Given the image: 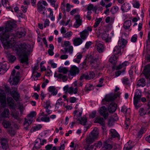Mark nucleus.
Returning a JSON list of instances; mask_svg holds the SVG:
<instances>
[{
    "mask_svg": "<svg viewBox=\"0 0 150 150\" xmlns=\"http://www.w3.org/2000/svg\"><path fill=\"white\" fill-rule=\"evenodd\" d=\"M92 30V27L88 26L82 31L80 32L79 35L80 37L83 40H85L89 35V32H91Z\"/></svg>",
    "mask_w": 150,
    "mask_h": 150,
    "instance_id": "obj_5",
    "label": "nucleus"
},
{
    "mask_svg": "<svg viewBox=\"0 0 150 150\" xmlns=\"http://www.w3.org/2000/svg\"><path fill=\"white\" fill-rule=\"evenodd\" d=\"M110 134L112 139L116 137L119 138L120 137L119 135L114 129H111L110 130Z\"/></svg>",
    "mask_w": 150,
    "mask_h": 150,
    "instance_id": "obj_27",
    "label": "nucleus"
},
{
    "mask_svg": "<svg viewBox=\"0 0 150 150\" xmlns=\"http://www.w3.org/2000/svg\"><path fill=\"white\" fill-rule=\"evenodd\" d=\"M33 120L27 117L25 118L24 126L26 130L28 129V127L32 122Z\"/></svg>",
    "mask_w": 150,
    "mask_h": 150,
    "instance_id": "obj_23",
    "label": "nucleus"
},
{
    "mask_svg": "<svg viewBox=\"0 0 150 150\" xmlns=\"http://www.w3.org/2000/svg\"><path fill=\"white\" fill-rule=\"evenodd\" d=\"M87 9L88 11V13H91V12L90 11L91 10L93 11H96V7L94 6L92 4H90L88 5L87 7Z\"/></svg>",
    "mask_w": 150,
    "mask_h": 150,
    "instance_id": "obj_36",
    "label": "nucleus"
},
{
    "mask_svg": "<svg viewBox=\"0 0 150 150\" xmlns=\"http://www.w3.org/2000/svg\"><path fill=\"white\" fill-rule=\"evenodd\" d=\"M48 90L49 92L52 93L53 95H56L57 93V90L54 86H50Z\"/></svg>",
    "mask_w": 150,
    "mask_h": 150,
    "instance_id": "obj_32",
    "label": "nucleus"
},
{
    "mask_svg": "<svg viewBox=\"0 0 150 150\" xmlns=\"http://www.w3.org/2000/svg\"><path fill=\"white\" fill-rule=\"evenodd\" d=\"M61 46L64 49L65 52H67L71 55L73 53V47L71 45L70 42L68 41H65L61 44Z\"/></svg>",
    "mask_w": 150,
    "mask_h": 150,
    "instance_id": "obj_4",
    "label": "nucleus"
},
{
    "mask_svg": "<svg viewBox=\"0 0 150 150\" xmlns=\"http://www.w3.org/2000/svg\"><path fill=\"white\" fill-rule=\"evenodd\" d=\"M127 43V40L124 39H121L119 40L118 41V46L120 48H123L126 46Z\"/></svg>",
    "mask_w": 150,
    "mask_h": 150,
    "instance_id": "obj_22",
    "label": "nucleus"
},
{
    "mask_svg": "<svg viewBox=\"0 0 150 150\" xmlns=\"http://www.w3.org/2000/svg\"><path fill=\"white\" fill-rule=\"evenodd\" d=\"M98 131L93 129L87 137L86 139V143L88 144H92L98 137Z\"/></svg>",
    "mask_w": 150,
    "mask_h": 150,
    "instance_id": "obj_3",
    "label": "nucleus"
},
{
    "mask_svg": "<svg viewBox=\"0 0 150 150\" xmlns=\"http://www.w3.org/2000/svg\"><path fill=\"white\" fill-rule=\"evenodd\" d=\"M94 76L95 74L92 71L90 72L88 74H83L82 75L80 78V79L81 80H83L84 79H90L94 78Z\"/></svg>",
    "mask_w": 150,
    "mask_h": 150,
    "instance_id": "obj_14",
    "label": "nucleus"
},
{
    "mask_svg": "<svg viewBox=\"0 0 150 150\" xmlns=\"http://www.w3.org/2000/svg\"><path fill=\"white\" fill-rule=\"evenodd\" d=\"M73 7V5H71L69 3L67 4L65 6L66 11L69 12L70 11L71 9Z\"/></svg>",
    "mask_w": 150,
    "mask_h": 150,
    "instance_id": "obj_55",
    "label": "nucleus"
},
{
    "mask_svg": "<svg viewBox=\"0 0 150 150\" xmlns=\"http://www.w3.org/2000/svg\"><path fill=\"white\" fill-rule=\"evenodd\" d=\"M12 116L15 119L18 120L19 119V113L18 112H15L13 113L12 114Z\"/></svg>",
    "mask_w": 150,
    "mask_h": 150,
    "instance_id": "obj_61",
    "label": "nucleus"
},
{
    "mask_svg": "<svg viewBox=\"0 0 150 150\" xmlns=\"http://www.w3.org/2000/svg\"><path fill=\"white\" fill-rule=\"evenodd\" d=\"M10 112L8 108H5L0 114V118H8L9 117Z\"/></svg>",
    "mask_w": 150,
    "mask_h": 150,
    "instance_id": "obj_17",
    "label": "nucleus"
},
{
    "mask_svg": "<svg viewBox=\"0 0 150 150\" xmlns=\"http://www.w3.org/2000/svg\"><path fill=\"white\" fill-rule=\"evenodd\" d=\"M38 12L41 14L47 15L46 8L42 5L38 6Z\"/></svg>",
    "mask_w": 150,
    "mask_h": 150,
    "instance_id": "obj_28",
    "label": "nucleus"
},
{
    "mask_svg": "<svg viewBox=\"0 0 150 150\" xmlns=\"http://www.w3.org/2000/svg\"><path fill=\"white\" fill-rule=\"evenodd\" d=\"M58 71L59 72L66 74L67 73L68 71L67 68L62 67H60L58 69Z\"/></svg>",
    "mask_w": 150,
    "mask_h": 150,
    "instance_id": "obj_44",
    "label": "nucleus"
},
{
    "mask_svg": "<svg viewBox=\"0 0 150 150\" xmlns=\"http://www.w3.org/2000/svg\"><path fill=\"white\" fill-rule=\"evenodd\" d=\"M73 34V33L71 31H69L65 33L64 36V37L67 38L68 39H69Z\"/></svg>",
    "mask_w": 150,
    "mask_h": 150,
    "instance_id": "obj_46",
    "label": "nucleus"
},
{
    "mask_svg": "<svg viewBox=\"0 0 150 150\" xmlns=\"http://www.w3.org/2000/svg\"><path fill=\"white\" fill-rule=\"evenodd\" d=\"M76 21L74 24V26L75 28H78L81 25L82 23V21L80 19V15H77L75 16Z\"/></svg>",
    "mask_w": 150,
    "mask_h": 150,
    "instance_id": "obj_15",
    "label": "nucleus"
},
{
    "mask_svg": "<svg viewBox=\"0 0 150 150\" xmlns=\"http://www.w3.org/2000/svg\"><path fill=\"white\" fill-rule=\"evenodd\" d=\"M7 59L9 62L12 63L14 62L16 59V57H7Z\"/></svg>",
    "mask_w": 150,
    "mask_h": 150,
    "instance_id": "obj_60",
    "label": "nucleus"
},
{
    "mask_svg": "<svg viewBox=\"0 0 150 150\" xmlns=\"http://www.w3.org/2000/svg\"><path fill=\"white\" fill-rule=\"evenodd\" d=\"M129 63L128 61H125L122 64L119 65L117 67V69H119L123 67H124L126 66L129 65Z\"/></svg>",
    "mask_w": 150,
    "mask_h": 150,
    "instance_id": "obj_43",
    "label": "nucleus"
},
{
    "mask_svg": "<svg viewBox=\"0 0 150 150\" xmlns=\"http://www.w3.org/2000/svg\"><path fill=\"white\" fill-rule=\"evenodd\" d=\"M16 71L15 69H13L11 72V75L9 79L10 84L11 85H16L18 83V76H15Z\"/></svg>",
    "mask_w": 150,
    "mask_h": 150,
    "instance_id": "obj_6",
    "label": "nucleus"
},
{
    "mask_svg": "<svg viewBox=\"0 0 150 150\" xmlns=\"http://www.w3.org/2000/svg\"><path fill=\"white\" fill-rule=\"evenodd\" d=\"M104 81V79L103 78H100L99 81V83L96 86L97 87H101L103 85L102 83H103Z\"/></svg>",
    "mask_w": 150,
    "mask_h": 150,
    "instance_id": "obj_57",
    "label": "nucleus"
},
{
    "mask_svg": "<svg viewBox=\"0 0 150 150\" xmlns=\"http://www.w3.org/2000/svg\"><path fill=\"white\" fill-rule=\"evenodd\" d=\"M103 148L106 150H110L112 149V146L111 145L106 143L105 144L104 147Z\"/></svg>",
    "mask_w": 150,
    "mask_h": 150,
    "instance_id": "obj_52",
    "label": "nucleus"
},
{
    "mask_svg": "<svg viewBox=\"0 0 150 150\" xmlns=\"http://www.w3.org/2000/svg\"><path fill=\"white\" fill-rule=\"evenodd\" d=\"M4 89L6 93H10V92L11 91L8 85H6L4 86Z\"/></svg>",
    "mask_w": 150,
    "mask_h": 150,
    "instance_id": "obj_63",
    "label": "nucleus"
},
{
    "mask_svg": "<svg viewBox=\"0 0 150 150\" xmlns=\"http://www.w3.org/2000/svg\"><path fill=\"white\" fill-rule=\"evenodd\" d=\"M45 63V62L43 61L41 62L40 64V67L41 69V71H45L46 70V68L44 66H43V64H44Z\"/></svg>",
    "mask_w": 150,
    "mask_h": 150,
    "instance_id": "obj_59",
    "label": "nucleus"
},
{
    "mask_svg": "<svg viewBox=\"0 0 150 150\" xmlns=\"http://www.w3.org/2000/svg\"><path fill=\"white\" fill-rule=\"evenodd\" d=\"M6 95L4 91L0 90V102L2 103L5 104L6 103Z\"/></svg>",
    "mask_w": 150,
    "mask_h": 150,
    "instance_id": "obj_21",
    "label": "nucleus"
},
{
    "mask_svg": "<svg viewBox=\"0 0 150 150\" xmlns=\"http://www.w3.org/2000/svg\"><path fill=\"white\" fill-rule=\"evenodd\" d=\"M36 115V112H34V111H32V112H30V113L29 114L27 117H28L30 119H32L33 117H34Z\"/></svg>",
    "mask_w": 150,
    "mask_h": 150,
    "instance_id": "obj_54",
    "label": "nucleus"
},
{
    "mask_svg": "<svg viewBox=\"0 0 150 150\" xmlns=\"http://www.w3.org/2000/svg\"><path fill=\"white\" fill-rule=\"evenodd\" d=\"M18 60L21 63L25 64L26 65L28 63V57H19Z\"/></svg>",
    "mask_w": 150,
    "mask_h": 150,
    "instance_id": "obj_31",
    "label": "nucleus"
},
{
    "mask_svg": "<svg viewBox=\"0 0 150 150\" xmlns=\"http://www.w3.org/2000/svg\"><path fill=\"white\" fill-rule=\"evenodd\" d=\"M145 85L144 79L142 78L139 80L138 81L137 86L139 87H144Z\"/></svg>",
    "mask_w": 150,
    "mask_h": 150,
    "instance_id": "obj_39",
    "label": "nucleus"
},
{
    "mask_svg": "<svg viewBox=\"0 0 150 150\" xmlns=\"http://www.w3.org/2000/svg\"><path fill=\"white\" fill-rule=\"evenodd\" d=\"M102 20V19L101 18H96L95 20V22L93 25V27L95 28L97 27L100 24Z\"/></svg>",
    "mask_w": 150,
    "mask_h": 150,
    "instance_id": "obj_49",
    "label": "nucleus"
},
{
    "mask_svg": "<svg viewBox=\"0 0 150 150\" xmlns=\"http://www.w3.org/2000/svg\"><path fill=\"white\" fill-rule=\"evenodd\" d=\"M43 121L45 122H47L50 121V118L49 117L43 116L40 117L39 116L38 118V121Z\"/></svg>",
    "mask_w": 150,
    "mask_h": 150,
    "instance_id": "obj_38",
    "label": "nucleus"
},
{
    "mask_svg": "<svg viewBox=\"0 0 150 150\" xmlns=\"http://www.w3.org/2000/svg\"><path fill=\"white\" fill-rule=\"evenodd\" d=\"M130 121L129 118L127 117L126 118V120L125 122V129H127L129 127V125L130 124Z\"/></svg>",
    "mask_w": 150,
    "mask_h": 150,
    "instance_id": "obj_51",
    "label": "nucleus"
},
{
    "mask_svg": "<svg viewBox=\"0 0 150 150\" xmlns=\"http://www.w3.org/2000/svg\"><path fill=\"white\" fill-rule=\"evenodd\" d=\"M58 77L62 78L64 82L66 81L67 80V77L65 75H63L61 74H59L58 76Z\"/></svg>",
    "mask_w": 150,
    "mask_h": 150,
    "instance_id": "obj_56",
    "label": "nucleus"
},
{
    "mask_svg": "<svg viewBox=\"0 0 150 150\" xmlns=\"http://www.w3.org/2000/svg\"><path fill=\"white\" fill-rule=\"evenodd\" d=\"M7 101L8 105L9 106L10 108L12 109H15L16 108V105L14 104V101L12 98L7 97Z\"/></svg>",
    "mask_w": 150,
    "mask_h": 150,
    "instance_id": "obj_16",
    "label": "nucleus"
},
{
    "mask_svg": "<svg viewBox=\"0 0 150 150\" xmlns=\"http://www.w3.org/2000/svg\"><path fill=\"white\" fill-rule=\"evenodd\" d=\"M9 67L5 62L0 63V74H3L8 69Z\"/></svg>",
    "mask_w": 150,
    "mask_h": 150,
    "instance_id": "obj_11",
    "label": "nucleus"
},
{
    "mask_svg": "<svg viewBox=\"0 0 150 150\" xmlns=\"http://www.w3.org/2000/svg\"><path fill=\"white\" fill-rule=\"evenodd\" d=\"M113 53L115 55L120 56L121 55V48L117 46H115L113 50Z\"/></svg>",
    "mask_w": 150,
    "mask_h": 150,
    "instance_id": "obj_29",
    "label": "nucleus"
},
{
    "mask_svg": "<svg viewBox=\"0 0 150 150\" xmlns=\"http://www.w3.org/2000/svg\"><path fill=\"white\" fill-rule=\"evenodd\" d=\"M141 96V91L140 90H137L134 93L133 100L134 105L136 109H138L141 106L140 104H139L141 100L143 102H145L146 101V100L145 98L143 97L141 98V99H140Z\"/></svg>",
    "mask_w": 150,
    "mask_h": 150,
    "instance_id": "obj_2",
    "label": "nucleus"
},
{
    "mask_svg": "<svg viewBox=\"0 0 150 150\" xmlns=\"http://www.w3.org/2000/svg\"><path fill=\"white\" fill-rule=\"evenodd\" d=\"M43 103H42V106L45 109L46 112L48 115L50 114L52 111L50 110V109L52 107L51 106V102L50 100H47L43 101Z\"/></svg>",
    "mask_w": 150,
    "mask_h": 150,
    "instance_id": "obj_7",
    "label": "nucleus"
},
{
    "mask_svg": "<svg viewBox=\"0 0 150 150\" xmlns=\"http://www.w3.org/2000/svg\"><path fill=\"white\" fill-rule=\"evenodd\" d=\"M129 80L128 78L125 77L122 79V82L125 84H128L129 83Z\"/></svg>",
    "mask_w": 150,
    "mask_h": 150,
    "instance_id": "obj_64",
    "label": "nucleus"
},
{
    "mask_svg": "<svg viewBox=\"0 0 150 150\" xmlns=\"http://www.w3.org/2000/svg\"><path fill=\"white\" fill-rule=\"evenodd\" d=\"M38 67L37 66H35L33 68V76L31 77L32 80L37 81L38 80Z\"/></svg>",
    "mask_w": 150,
    "mask_h": 150,
    "instance_id": "obj_20",
    "label": "nucleus"
},
{
    "mask_svg": "<svg viewBox=\"0 0 150 150\" xmlns=\"http://www.w3.org/2000/svg\"><path fill=\"white\" fill-rule=\"evenodd\" d=\"M83 40L80 38H75L73 40V44L74 46H78L81 45L83 42Z\"/></svg>",
    "mask_w": 150,
    "mask_h": 150,
    "instance_id": "obj_25",
    "label": "nucleus"
},
{
    "mask_svg": "<svg viewBox=\"0 0 150 150\" xmlns=\"http://www.w3.org/2000/svg\"><path fill=\"white\" fill-rule=\"evenodd\" d=\"M79 72V69L76 66H74L71 67L70 70L69 75L71 76H75Z\"/></svg>",
    "mask_w": 150,
    "mask_h": 150,
    "instance_id": "obj_18",
    "label": "nucleus"
},
{
    "mask_svg": "<svg viewBox=\"0 0 150 150\" xmlns=\"http://www.w3.org/2000/svg\"><path fill=\"white\" fill-rule=\"evenodd\" d=\"M86 58L85 59L87 60V61L90 62L91 65L93 66V65L92 64L95 63L97 61V59L96 58H94V57H86Z\"/></svg>",
    "mask_w": 150,
    "mask_h": 150,
    "instance_id": "obj_34",
    "label": "nucleus"
},
{
    "mask_svg": "<svg viewBox=\"0 0 150 150\" xmlns=\"http://www.w3.org/2000/svg\"><path fill=\"white\" fill-rule=\"evenodd\" d=\"M150 107L146 106L140 109L139 113L140 115L143 116L150 113Z\"/></svg>",
    "mask_w": 150,
    "mask_h": 150,
    "instance_id": "obj_9",
    "label": "nucleus"
},
{
    "mask_svg": "<svg viewBox=\"0 0 150 150\" xmlns=\"http://www.w3.org/2000/svg\"><path fill=\"white\" fill-rule=\"evenodd\" d=\"M17 88H14L13 91L10 92L11 95L16 101L19 100L20 97V94L17 90Z\"/></svg>",
    "mask_w": 150,
    "mask_h": 150,
    "instance_id": "obj_12",
    "label": "nucleus"
},
{
    "mask_svg": "<svg viewBox=\"0 0 150 150\" xmlns=\"http://www.w3.org/2000/svg\"><path fill=\"white\" fill-rule=\"evenodd\" d=\"M102 145V144L101 142L99 141L95 143L93 145H91V148L93 149V148L94 146H95L97 148H100Z\"/></svg>",
    "mask_w": 150,
    "mask_h": 150,
    "instance_id": "obj_47",
    "label": "nucleus"
},
{
    "mask_svg": "<svg viewBox=\"0 0 150 150\" xmlns=\"http://www.w3.org/2000/svg\"><path fill=\"white\" fill-rule=\"evenodd\" d=\"M117 57H110L109 59V61L112 64H115L117 63Z\"/></svg>",
    "mask_w": 150,
    "mask_h": 150,
    "instance_id": "obj_41",
    "label": "nucleus"
},
{
    "mask_svg": "<svg viewBox=\"0 0 150 150\" xmlns=\"http://www.w3.org/2000/svg\"><path fill=\"white\" fill-rule=\"evenodd\" d=\"M132 3L134 8H138L139 7L140 4L139 2L137 0H133L132 1Z\"/></svg>",
    "mask_w": 150,
    "mask_h": 150,
    "instance_id": "obj_45",
    "label": "nucleus"
},
{
    "mask_svg": "<svg viewBox=\"0 0 150 150\" xmlns=\"http://www.w3.org/2000/svg\"><path fill=\"white\" fill-rule=\"evenodd\" d=\"M96 45L97 46V51L101 53L103 51L104 47L102 44L97 42Z\"/></svg>",
    "mask_w": 150,
    "mask_h": 150,
    "instance_id": "obj_30",
    "label": "nucleus"
},
{
    "mask_svg": "<svg viewBox=\"0 0 150 150\" xmlns=\"http://www.w3.org/2000/svg\"><path fill=\"white\" fill-rule=\"evenodd\" d=\"M50 3L51 5L56 10L58 6V4L56 3L57 0H47Z\"/></svg>",
    "mask_w": 150,
    "mask_h": 150,
    "instance_id": "obj_35",
    "label": "nucleus"
},
{
    "mask_svg": "<svg viewBox=\"0 0 150 150\" xmlns=\"http://www.w3.org/2000/svg\"><path fill=\"white\" fill-rule=\"evenodd\" d=\"M15 25L13 22L8 21L5 28L3 26L0 27V32H1L0 33V39L4 47L11 48L16 51L17 54L20 55V56H28L30 53V45L21 44L20 42H16L15 40L24 36L26 34L25 31L18 32L16 36L7 33V32L11 31Z\"/></svg>",
    "mask_w": 150,
    "mask_h": 150,
    "instance_id": "obj_1",
    "label": "nucleus"
},
{
    "mask_svg": "<svg viewBox=\"0 0 150 150\" xmlns=\"http://www.w3.org/2000/svg\"><path fill=\"white\" fill-rule=\"evenodd\" d=\"M109 35L106 33H105L102 34V37L103 39L106 42H110L111 38L109 37Z\"/></svg>",
    "mask_w": 150,
    "mask_h": 150,
    "instance_id": "obj_37",
    "label": "nucleus"
},
{
    "mask_svg": "<svg viewBox=\"0 0 150 150\" xmlns=\"http://www.w3.org/2000/svg\"><path fill=\"white\" fill-rule=\"evenodd\" d=\"M120 94V93L115 94L111 93L108 94L106 96L105 98L103 99L102 101L103 102L105 100L108 102L112 101L119 96Z\"/></svg>",
    "mask_w": 150,
    "mask_h": 150,
    "instance_id": "obj_8",
    "label": "nucleus"
},
{
    "mask_svg": "<svg viewBox=\"0 0 150 150\" xmlns=\"http://www.w3.org/2000/svg\"><path fill=\"white\" fill-rule=\"evenodd\" d=\"M8 132L11 136H13L16 133L15 131L12 129L11 127L9 128Z\"/></svg>",
    "mask_w": 150,
    "mask_h": 150,
    "instance_id": "obj_53",
    "label": "nucleus"
},
{
    "mask_svg": "<svg viewBox=\"0 0 150 150\" xmlns=\"http://www.w3.org/2000/svg\"><path fill=\"white\" fill-rule=\"evenodd\" d=\"M131 21H130L128 20L126 21L124 23V26L125 28L128 29L131 25Z\"/></svg>",
    "mask_w": 150,
    "mask_h": 150,
    "instance_id": "obj_48",
    "label": "nucleus"
},
{
    "mask_svg": "<svg viewBox=\"0 0 150 150\" xmlns=\"http://www.w3.org/2000/svg\"><path fill=\"white\" fill-rule=\"evenodd\" d=\"M117 105L114 103H112L109 105L108 109L109 112H114L117 109Z\"/></svg>",
    "mask_w": 150,
    "mask_h": 150,
    "instance_id": "obj_26",
    "label": "nucleus"
},
{
    "mask_svg": "<svg viewBox=\"0 0 150 150\" xmlns=\"http://www.w3.org/2000/svg\"><path fill=\"white\" fill-rule=\"evenodd\" d=\"M131 8V6L129 4L126 3L123 4L121 8L122 11L124 12H126L129 10Z\"/></svg>",
    "mask_w": 150,
    "mask_h": 150,
    "instance_id": "obj_24",
    "label": "nucleus"
},
{
    "mask_svg": "<svg viewBox=\"0 0 150 150\" xmlns=\"http://www.w3.org/2000/svg\"><path fill=\"white\" fill-rule=\"evenodd\" d=\"M63 90L64 91L67 92L70 94H72L73 93L76 94L77 92L78 88L77 87L74 88L72 87L68 88V86L67 85L64 87Z\"/></svg>",
    "mask_w": 150,
    "mask_h": 150,
    "instance_id": "obj_10",
    "label": "nucleus"
},
{
    "mask_svg": "<svg viewBox=\"0 0 150 150\" xmlns=\"http://www.w3.org/2000/svg\"><path fill=\"white\" fill-rule=\"evenodd\" d=\"M118 7L117 6H115L112 7L111 9V11L113 13H115L117 12L119 10Z\"/></svg>",
    "mask_w": 150,
    "mask_h": 150,
    "instance_id": "obj_58",
    "label": "nucleus"
},
{
    "mask_svg": "<svg viewBox=\"0 0 150 150\" xmlns=\"http://www.w3.org/2000/svg\"><path fill=\"white\" fill-rule=\"evenodd\" d=\"M2 124L4 127L6 128H9L11 127V124L9 121L4 120Z\"/></svg>",
    "mask_w": 150,
    "mask_h": 150,
    "instance_id": "obj_33",
    "label": "nucleus"
},
{
    "mask_svg": "<svg viewBox=\"0 0 150 150\" xmlns=\"http://www.w3.org/2000/svg\"><path fill=\"white\" fill-rule=\"evenodd\" d=\"M100 114L105 119L108 117V114L106 108L104 106L101 107L99 110Z\"/></svg>",
    "mask_w": 150,
    "mask_h": 150,
    "instance_id": "obj_13",
    "label": "nucleus"
},
{
    "mask_svg": "<svg viewBox=\"0 0 150 150\" xmlns=\"http://www.w3.org/2000/svg\"><path fill=\"white\" fill-rule=\"evenodd\" d=\"M96 122L99 123L101 125H103L104 124V120L103 119L100 117L96 118L95 119Z\"/></svg>",
    "mask_w": 150,
    "mask_h": 150,
    "instance_id": "obj_40",
    "label": "nucleus"
},
{
    "mask_svg": "<svg viewBox=\"0 0 150 150\" xmlns=\"http://www.w3.org/2000/svg\"><path fill=\"white\" fill-rule=\"evenodd\" d=\"M87 118L86 117H82L79 118L77 120H79L80 122V123L83 125H85L87 121Z\"/></svg>",
    "mask_w": 150,
    "mask_h": 150,
    "instance_id": "obj_42",
    "label": "nucleus"
},
{
    "mask_svg": "<svg viewBox=\"0 0 150 150\" xmlns=\"http://www.w3.org/2000/svg\"><path fill=\"white\" fill-rule=\"evenodd\" d=\"M146 128L144 127H142L140 130L139 131L138 133V136L139 137H141V135L144 133L146 131Z\"/></svg>",
    "mask_w": 150,
    "mask_h": 150,
    "instance_id": "obj_50",
    "label": "nucleus"
},
{
    "mask_svg": "<svg viewBox=\"0 0 150 150\" xmlns=\"http://www.w3.org/2000/svg\"><path fill=\"white\" fill-rule=\"evenodd\" d=\"M137 38V35H134L132 37L131 41L132 42H136Z\"/></svg>",
    "mask_w": 150,
    "mask_h": 150,
    "instance_id": "obj_62",
    "label": "nucleus"
},
{
    "mask_svg": "<svg viewBox=\"0 0 150 150\" xmlns=\"http://www.w3.org/2000/svg\"><path fill=\"white\" fill-rule=\"evenodd\" d=\"M1 145L3 149L6 150L9 147L7 139L2 138L1 139Z\"/></svg>",
    "mask_w": 150,
    "mask_h": 150,
    "instance_id": "obj_19",
    "label": "nucleus"
}]
</instances>
